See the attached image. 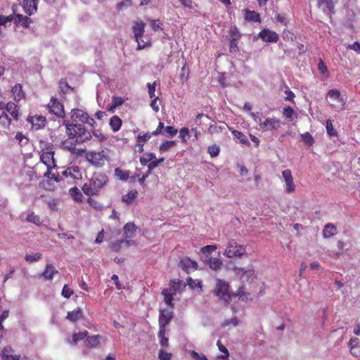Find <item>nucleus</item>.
I'll return each instance as SVG.
<instances>
[{"label": "nucleus", "mask_w": 360, "mask_h": 360, "mask_svg": "<svg viewBox=\"0 0 360 360\" xmlns=\"http://www.w3.org/2000/svg\"><path fill=\"white\" fill-rule=\"evenodd\" d=\"M66 133L69 139L64 141L63 146L72 153L82 154L85 148H76L75 143H82L88 139V134L82 124H70L66 125Z\"/></svg>", "instance_id": "nucleus-1"}, {"label": "nucleus", "mask_w": 360, "mask_h": 360, "mask_svg": "<svg viewBox=\"0 0 360 360\" xmlns=\"http://www.w3.org/2000/svg\"><path fill=\"white\" fill-rule=\"evenodd\" d=\"M20 117V108L13 102H4L0 101V131L8 133L10 131L12 119L18 121Z\"/></svg>", "instance_id": "nucleus-2"}, {"label": "nucleus", "mask_w": 360, "mask_h": 360, "mask_svg": "<svg viewBox=\"0 0 360 360\" xmlns=\"http://www.w3.org/2000/svg\"><path fill=\"white\" fill-rule=\"evenodd\" d=\"M54 152H44L40 155L41 162L46 166V171L44 174V176L47 177L48 179H54L56 182H58L61 180L60 177L55 175V174H51V170L56 167V162L54 158Z\"/></svg>", "instance_id": "nucleus-3"}, {"label": "nucleus", "mask_w": 360, "mask_h": 360, "mask_svg": "<svg viewBox=\"0 0 360 360\" xmlns=\"http://www.w3.org/2000/svg\"><path fill=\"white\" fill-rule=\"evenodd\" d=\"M214 294L219 300L229 302L231 299L229 283L223 279H217Z\"/></svg>", "instance_id": "nucleus-4"}, {"label": "nucleus", "mask_w": 360, "mask_h": 360, "mask_svg": "<svg viewBox=\"0 0 360 360\" xmlns=\"http://www.w3.org/2000/svg\"><path fill=\"white\" fill-rule=\"evenodd\" d=\"M246 252V248L236 242H230L227 245L224 255L229 258L240 257Z\"/></svg>", "instance_id": "nucleus-5"}, {"label": "nucleus", "mask_w": 360, "mask_h": 360, "mask_svg": "<svg viewBox=\"0 0 360 360\" xmlns=\"http://www.w3.org/2000/svg\"><path fill=\"white\" fill-rule=\"evenodd\" d=\"M145 23L141 20L136 22L132 27L135 39L138 43L137 49L139 50L143 49L147 46V44L141 39L145 32Z\"/></svg>", "instance_id": "nucleus-6"}, {"label": "nucleus", "mask_w": 360, "mask_h": 360, "mask_svg": "<svg viewBox=\"0 0 360 360\" xmlns=\"http://www.w3.org/2000/svg\"><path fill=\"white\" fill-rule=\"evenodd\" d=\"M232 270L236 275H240V279L243 283L246 281L251 284L257 278L255 271L252 268L245 270L244 268L234 266L232 268Z\"/></svg>", "instance_id": "nucleus-7"}, {"label": "nucleus", "mask_w": 360, "mask_h": 360, "mask_svg": "<svg viewBox=\"0 0 360 360\" xmlns=\"http://www.w3.org/2000/svg\"><path fill=\"white\" fill-rule=\"evenodd\" d=\"M107 181V176L101 173L94 172L91 177V195L96 194L98 189L102 188Z\"/></svg>", "instance_id": "nucleus-8"}, {"label": "nucleus", "mask_w": 360, "mask_h": 360, "mask_svg": "<svg viewBox=\"0 0 360 360\" xmlns=\"http://www.w3.org/2000/svg\"><path fill=\"white\" fill-rule=\"evenodd\" d=\"M173 318V312L169 309H160L159 316V326L161 333H166V327Z\"/></svg>", "instance_id": "nucleus-9"}, {"label": "nucleus", "mask_w": 360, "mask_h": 360, "mask_svg": "<svg viewBox=\"0 0 360 360\" xmlns=\"http://www.w3.org/2000/svg\"><path fill=\"white\" fill-rule=\"evenodd\" d=\"M134 245H135V242L133 240H127L124 238V239L110 242L109 248L111 252H118L119 251Z\"/></svg>", "instance_id": "nucleus-10"}, {"label": "nucleus", "mask_w": 360, "mask_h": 360, "mask_svg": "<svg viewBox=\"0 0 360 360\" xmlns=\"http://www.w3.org/2000/svg\"><path fill=\"white\" fill-rule=\"evenodd\" d=\"M49 111L58 117H64L65 111L63 104L56 98L52 97L48 104Z\"/></svg>", "instance_id": "nucleus-11"}, {"label": "nucleus", "mask_w": 360, "mask_h": 360, "mask_svg": "<svg viewBox=\"0 0 360 360\" xmlns=\"http://www.w3.org/2000/svg\"><path fill=\"white\" fill-rule=\"evenodd\" d=\"M27 121L31 124L32 128L34 130H39L45 127L46 124V118L42 115L29 116Z\"/></svg>", "instance_id": "nucleus-12"}, {"label": "nucleus", "mask_w": 360, "mask_h": 360, "mask_svg": "<svg viewBox=\"0 0 360 360\" xmlns=\"http://www.w3.org/2000/svg\"><path fill=\"white\" fill-rule=\"evenodd\" d=\"M258 36L263 41L269 43H276L279 39V36L276 32L267 28L263 29Z\"/></svg>", "instance_id": "nucleus-13"}, {"label": "nucleus", "mask_w": 360, "mask_h": 360, "mask_svg": "<svg viewBox=\"0 0 360 360\" xmlns=\"http://www.w3.org/2000/svg\"><path fill=\"white\" fill-rule=\"evenodd\" d=\"M255 290L253 286L250 285L249 288H247L246 285L243 283L241 286L238 288L236 292V296L239 299H242L243 300H252V294L255 292Z\"/></svg>", "instance_id": "nucleus-14"}, {"label": "nucleus", "mask_w": 360, "mask_h": 360, "mask_svg": "<svg viewBox=\"0 0 360 360\" xmlns=\"http://www.w3.org/2000/svg\"><path fill=\"white\" fill-rule=\"evenodd\" d=\"M282 176L285 182V191L292 193L295 191V185L293 181L292 172L290 169H285L282 172Z\"/></svg>", "instance_id": "nucleus-15"}, {"label": "nucleus", "mask_w": 360, "mask_h": 360, "mask_svg": "<svg viewBox=\"0 0 360 360\" xmlns=\"http://www.w3.org/2000/svg\"><path fill=\"white\" fill-rule=\"evenodd\" d=\"M261 129L266 130H278L281 127V121L275 117L267 118L265 121L260 122Z\"/></svg>", "instance_id": "nucleus-16"}, {"label": "nucleus", "mask_w": 360, "mask_h": 360, "mask_svg": "<svg viewBox=\"0 0 360 360\" xmlns=\"http://www.w3.org/2000/svg\"><path fill=\"white\" fill-rule=\"evenodd\" d=\"M71 119L74 122L85 123L89 120V115L79 109H73L71 111Z\"/></svg>", "instance_id": "nucleus-17"}, {"label": "nucleus", "mask_w": 360, "mask_h": 360, "mask_svg": "<svg viewBox=\"0 0 360 360\" xmlns=\"http://www.w3.org/2000/svg\"><path fill=\"white\" fill-rule=\"evenodd\" d=\"M327 96L333 101H336L342 106L345 105L344 98L341 96L340 91L338 89H333L328 91Z\"/></svg>", "instance_id": "nucleus-18"}, {"label": "nucleus", "mask_w": 360, "mask_h": 360, "mask_svg": "<svg viewBox=\"0 0 360 360\" xmlns=\"http://www.w3.org/2000/svg\"><path fill=\"white\" fill-rule=\"evenodd\" d=\"M338 233V229L333 224H327L324 226L323 229V236L325 238H329L335 236Z\"/></svg>", "instance_id": "nucleus-19"}, {"label": "nucleus", "mask_w": 360, "mask_h": 360, "mask_svg": "<svg viewBox=\"0 0 360 360\" xmlns=\"http://www.w3.org/2000/svg\"><path fill=\"white\" fill-rule=\"evenodd\" d=\"M180 264L182 269L187 273H188L191 269L196 270L198 269V263L188 257L181 259Z\"/></svg>", "instance_id": "nucleus-20"}, {"label": "nucleus", "mask_w": 360, "mask_h": 360, "mask_svg": "<svg viewBox=\"0 0 360 360\" xmlns=\"http://www.w3.org/2000/svg\"><path fill=\"white\" fill-rule=\"evenodd\" d=\"M11 93L15 101H20L25 98V93L20 84H15L11 89Z\"/></svg>", "instance_id": "nucleus-21"}, {"label": "nucleus", "mask_w": 360, "mask_h": 360, "mask_svg": "<svg viewBox=\"0 0 360 360\" xmlns=\"http://www.w3.org/2000/svg\"><path fill=\"white\" fill-rule=\"evenodd\" d=\"M137 226L134 223H127L124 226V236L127 240H131L135 235Z\"/></svg>", "instance_id": "nucleus-22"}, {"label": "nucleus", "mask_w": 360, "mask_h": 360, "mask_svg": "<svg viewBox=\"0 0 360 360\" xmlns=\"http://www.w3.org/2000/svg\"><path fill=\"white\" fill-rule=\"evenodd\" d=\"M205 263L214 271L220 269L223 265V262L220 259L213 257H210L207 259Z\"/></svg>", "instance_id": "nucleus-23"}, {"label": "nucleus", "mask_w": 360, "mask_h": 360, "mask_svg": "<svg viewBox=\"0 0 360 360\" xmlns=\"http://www.w3.org/2000/svg\"><path fill=\"white\" fill-rule=\"evenodd\" d=\"M58 271L55 269L53 264H47L43 273L41 274L45 280H51L55 274H57Z\"/></svg>", "instance_id": "nucleus-24"}, {"label": "nucleus", "mask_w": 360, "mask_h": 360, "mask_svg": "<svg viewBox=\"0 0 360 360\" xmlns=\"http://www.w3.org/2000/svg\"><path fill=\"white\" fill-rule=\"evenodd\" d=\"M245 19L249 22H260L261 18L260 15L258 12L255 11H250L249 9H245Z\"/></svg>", "instance_id": "nucleus-25"}, {"label": "nucleus", "mask_w": 360, "mask_h": 360, "mask_svg": "<svg viewBox=\"0 0 360 360\" xmlns=\"http://www.w3.org/2000/svg\"><path fill=\"white\" fill-rule=\"evenodd\" d=\"M83 313L80 308L77 307V309L68 311L66 316V319L71 322H76L78 320L81 319L82 317Z\"/></svg>", "instance_id": "nucleus-26"}, {"label": "nucleus", "mask_w": 360, "mask_h": 360, "mask_svg": "<svg viewBox=\"0 0 360 360\" xmlns=\"http://www.w3.org/2000/svg\"><path fill=\"white\" fill-rule=\"evenodd\" d=\"M37 4L38 1L22 2V8L28 15H32L37 12Z\"/></svg>", "instance_id": "nucleus-27"}, {"label": "nucleus", "mask_w": 360, "mask_h": 360, "mask_svg": "<svg viewBox=\"0 0 360 360\" xmlns=\"http://www.w3.org/2000/svg\"><path fill=\"white\" fill-rule=\"evenodd\" d=\"M13 21L15 24H21L22 27L26 28L28 27L32 22V20L29 17L22 14L15 15Z\"/></svg>", "instance_id": "nucleus-28"}, {"label": "nucleus", "mask_w": 360, "mask_h": 360, "mask_svg": "<svg viewBox=\"0 0 360 360\" xmlns=\"http://www.w3.org/2000/svg\"><path fill=\"white\" fill-rule=\"evenodd\" d=\"M13 352V349L11 346L5 347L1 353V356L4 360H20V355H12L11 353Z\"/></svg>", "instance_id": "nucleus-29"}, {"label": "nucleus", "mask_w": 360, "mask_h": 360, "mask_svg": "<svg viewBox=\"0 0 360 360\" xmlns=\"http://www.w3.org/2000/svg\"><path fill=\"white\" fill-rule=\"evenodd\" d=\"M122 121L117 115H113L110 120V126L113 131L120 130Z\"/></svg>", "instance_id": "nucleus-30"}, {"label": "nucleus", "mask_w": 360, "mask_h": 360, "mask_svg": "<svg viewBox=\"0 0 360 360\" xmlns=\"http://www.w3.org/2000/svg\"><path fill=\"white\" fill-rule=\"evenodd\" d=\"M70 177L76 181V184H78V181L83 179V172L82 169L77 166H72Z\"/></svg>", "instance_id": "nucleus-31"}, {"label": "nucleus", "mask_w": 360, "mask_h": 360, "mask_svg": "<svg viewBox=\"0 0 360 360\" xmlns=\"http://www.w3.org/2000/svg\"><path fill=\"white\" fill-rule=\"evenodd\" d=\"M69 193L75 202H83V195L77 187L71 188L69 191Z\"/></svg>", "instance_id": "nucleus-32"}, {"label": "nucleus", "mask_w": 360, "mask_h": 360, "mask_svg": "<svg viewBox=\"0 0 360 360\" xmlns=\"http://www.w3.org/2000/svg\"><path fill=\"white\" fill-rule=\"evenodd\" d=\"M103 155L100 153H92L91 152V165L96 167H101L104 164Z\"/></svg>", "instance_id": "nucleus-33"}, {"label": "nucleus", "mask_w": 360, "mask_h": 360, "mask_svg": "<svg viewBox=\"0 0 360 360\" xmlns=\"http://www.w3.org/2000/svg\"><path fill=\"white\" fill-rule=\"evenodd\" d=\"M39 148L40 149L41 154L44 152H54V146L51 143H49L44 141H40L39 143Z\"/></svg>", "instance_id": "nucleus-34"}, {"label": "nucleus", "mask_w": 360, "mask_h": 360, "mask_svg": "<svg viewBox=\"0 0 360 360\" xmlns=\"http://www.w3.org/2000/svg\"><path fill=\"white\" fill-rule=\"evenodd\" d=\"M137 195L138 191L135 189L132 190L122 196V201L127 204H131L136 198Z\"/></svg>", "instance_id": "nucleus-35"}, {"label": "nucleus", "mask_w": 360, "mask_h": 360, "mask_svg": "<svg viewBox=\"0 0 360 360\" xmlns=\"http://www.w3.org/2000/svg\"><path fill=\"white\" fill-rule=\"evenodd\" d=\"M217 345L218 347L219 350L223 353V354L217 356L219 359H226L229 356V352L227 348L221 342V341L218 340L217 342Z\"/></svg>", "instance_id": "nucleus-36"}, {"label": "nucleus", "mask_w": 360, "mask_h": 360, "mask_svg": "<svg viewBox=\"0 0 360 360\" xmlns=\"http://www.w3.org/2000/svg\"><path fill=\"white\" fill-rule=\"evenodd\" d=\"M232 134L234 139H238L243 144H249V141L248 140L247 136L243 134L241 131L238 130H233Z\"/></svg>", "instance_id": "nucleus-37"}, {"label": "nucleus", "mask_w": 360, "mask_h": 360, "mask_svg": "<svg viewBox=\"0 0 360 360\" xmlns=\"http://www.w3.org/2000/svg\"><path fill=\"white\" fill-rule=\"evenodd\" d=\"M87 335H88V331H86V330L84 332H79L77 333H74L72 335V341L74 342L75 344H76L79 341H80L86 338V341L90 342L89 338L87 337Z\"/></svg>", "instance_id": "nucleus-38"}, {"label": "nucleus", "mask_w": 360, "mask_h": 360, "mask_svg": "<svg viewBox=\"0 0 360 360\" xmlns=\"http://www.w3.org/2000/svg\"><path fill=\"white\" fill-rule=\"evenodd\" d=\"M326 128L327 133L330 136H338V131L333 127V120H331L330 119L326 120Z\"/></svg>", "instance_id": "nucleus-39"}, {"label": "nucleus", "mask_w": 360, "mask_h": 360, "mask_svg": "<svg viewBox=\"0 0 360 360\" xmlns=\"http://www.w3.org/2000/svg\"><path fill=\"white\" fill-rule=\"evenodd\" d=\"M162 294L164 296V301L165 303L173 307V295L169 292V290L167 288H165L162 290Z\"/></svg>", "instance_id": "nucleus-40"}, {"label": "nucleus", "mask_w": 360, "mask_h": 360, "mask_svg": "<svg viewBox=\"0 0 360 360\" xmlns=\"http://www.w3.org/2000/svg\"><path fill=\"white\" fill-rule=\"evenodd\" d=\"M59 87L64 94H68L73 91V89L68 84L66 79H61L60 80Z\"/></svg>", "instance_id": "nucleus-41"}, {"label": "nucleus", "mask_w": 360, "mask_h": 360, "mask_svg": "<svg viewBox=\"0 0 360 360\" xmlns=\"http://www.w3.org/2000/svg\"><path fill=\"white\" fill-rule=\"evenodd\" d=\"M42 258V255L40 252L32 253L26 255L25 257V260L29 263H33L40 260Z\"/></svg>", "instance_id": "nucleus-42"}, {"label": "nucleus", "mask_w": 360, "mask_h": 360, "mask_svg": "<svg viewBox=\"0 0 360 360\" xmlns=\"http://www.w3.org/2000/svg\"><path fill=\"white\" fill-rule=\"evenodd\" d=\"M26 221L28 222L33 223L36 225L41 224V218L39 215L36 214L34 212H32L26 217Z\"/></svg>", "instance_id": "nucleus-43"}, {"label": "nucleus", "mask_w": 360, "mask_h": 360, "mask_svg": "<svg viewBox=\"0 0 360 360\" xmlns=\"http://www.w3.org/2000/svg\"><path fill=\"white\" fill-rule=\"evenodd\" d=\"M176 145V143L174 141H166L160 146L159 149L160 152H167Z\"/></svg>", "instance_id": "nucleus-44"}, {"label": "nucleus", "mask_w": 360, "mask_h": 360, "mask_svg": "<svg viewBox=\"0 0 360 360\" xmlns=\"http://www.w3.org/2000/svg\"><path fill=\"white\" fill-rule=\"evenodd\" d=\"M156 159V155L153 153H150L146 154L145 157L140 158V162L142 165H146L148 163L149 164L151 161Z\"/></svg>", "instance_id": "nucleus-45"}, {"label": "nucleus", "mask_w": 360, "mask_h": 360, "mask_svg": "<svg viewBox=\"0 0 360 360\" xmlns=\"http://www.w3.org/2000/svg\"><path fill=\"white\" fill-rule=\"evenodd\" d=\"M105 342V340L100 335H91V348L100 346Z\"/></svg>", "instance_id": "nucleus-46"}, {"label": "nucleus", "mask_w": 360, "mask_h": 360, "mask_svg": "<svg viewBox=\"0 0 360 360\" xmlns=\"http://www.w3.org/2000/svg\"><path fill=\"white\" fill-rule=\"evenodd\" d=\"M115 175L121 180H127L129 176V172L124 171L122 169L117 167L115 169Z\"/></svg>", "instance_id": "nucleus-47"}, {"label": "nucleus", "mask_w": 360, "mask_h": 360, "mask_svg": "<svg viewBox=\"0 0 360 360\" xmlns=\"http://www.w3.org/2000/svg\"><path fill=\"white\" fill-rule=\"evenodd\" d=\"M301 138L302 140L309 146H311L314 143V138L309 132L302 134Z\"/></svg>", "instance_id": "nucleus-48"}, {"label": "nucleus", "mask_w": 360, "mask_h": 360, "mask_svg": "<svg viewBox=\"0 0 360 360\" xmlns=\"http://www.w3.org/2000/svg\"><path fill=\"white\" fill-rule=\"evenodd\" d=\"M207 151L212 158H214L219 155L220 148L218 145L213 144L208 147Z\"/></svg>", "instance_id": "nucleus-49"}, {"label": "nucleus", "mask_w": 360, "mask_h": 360, "mask_svg": "<svg viewBox=\"0 0 360 360\" xmlns=\"http://www.w3.org/2000/svg\"><path fill=\"white\" fill-rule=\"evenodd\" d=\"M150 27H151L152 30L154 32H156V31H158L159 30H163L162 24L160 22L159 19H158V20H150Z\"/></svg>", "instance_id": "nucleus-50"}, {"label": "nucleus", "mask_w": 360, "mask_h": 360, "mask_svg": "<svg viewBox=\"0 0 360 360\" xmlns=\"http://www.w3.org/2000/svg\"><path fill=\"white\" fill-rule=\"evenodd\" d=\"M187 282L188 285L192 288L195 289L196 288H198L200 289H202V284L200 281L198 280H193L191 278H187Z\"/></svg>", "instance_id": "nucleus-51"}, {"label": "nucleus", "mask_w": 360, "mask_h": 360, "mask_svg": "<svg viewBox=\"0 0 360 360\" xmlns=\"http://www.w3.org/2000/svg\"><path fill=\"white\" fill-rule=\"evenodd\" d=\"M179 136L182 141L186 142L187 139L190 137L189 129L187 127L181 128L179 131Z\"/></svg>", "instance_id": "nucleus-52"}, {"label": "nucleus", "mask_w": 360, "mask_h": 360, "mask_svg": "<svg viewBox=\"0 0 360 360\" xmlns=\"http://www.w3.org/2000/svg\"><path fill=\"white\" fill-rule=\"evenodd\" d=\"M14 20V15H10L8 16L1 15H0V26H5L8 22H11Z\"/></svg>", "instance_id": "nucleus-53"}, {"label": "nucleus", "mask_w": 360, "mask_h": 360, "mask_svg": "<svg viewBox=\"0 0 360 360\" xmlns=\"http://www.w3.org/2000/svg\"><path fill=\"white\" fill-rule=\"evenodd\" d=\"M217 250V246L213 245H208L206 246H204L201 248V252L205 255H208L211 254L212 252L215 251Z\"/></svg>", "instance_id": "nucleus-54"}, {"label": "nucleus", "mask_w": 360, "mask_h": 360, "mask_svg": "<svg viewBox=\"0 0 360 360\" xmlns=\"http://www.w3.org/2000/svg\"><path fill=\"white\" fill-rule=\"evenodd\" d=\"M172 356V353L167 352L162 349L159 351L158 357L160 360H171Z\"/></svg>", "instance_id": "nucleus-55"}, {"label": "nucleus", "mask_w": 360, "mask_h": 360, "mask_svg": "<svg viewBox=\"0 0 360 360\" xmlns=\"http://www.w3.org/2000/svg\"><path fill=\"white\" fill-rule=\"evenodd\" d=\"M73 294V290H71L68 285L67 284L64 285L63 289H62V292H61V295L65 297V298H70V296Z\"/></svg>", "instance_id": "nucleus-56"}, {"label": "nucleus", "mask_w": 360, "mask_h": 360, "mask_svg": "<svg viewBox=\"0 0 360 360\" xmlns=\"http://www.w3.org/2000/svg\"><path fill=\"white\" fill-rule=\"evenodd\" d=\"M283 114L285 117L291 119L294 115V110L290 106H286L283 108Z\"/></svg>", "instance_id": "nucleus-57"}, {"label": "nucleus", "mask_w": 360, "mask_h": 360, "mask_svg": "<svg viewBox=\"0 0 360 360\" xmlns=\"http://www.w3.org/2000/svg\"><path fill=\"white\" fill-rule=\"evenodd\" d=\"M158 337L160 338V343L162 347H167L169 345V340L165 337V333H161V330H159Z\"/></svg>", "instance_id": "nucleus-58"}, {"label": "nucleus", "mask_w": 360, "mask_h": 360, "mask_svg": "<svg viewBox=\"0 0 360 360\" xmlns=\"http://www.w3.org/2000/svg\"><path fill=\"white\" fill-rule=\"evenodd\" d=\"M147 86L148 89V95L150 98H155V87H156V82H154L153 84L148 83Z\"/></svg>", "instance_id": "nucleus-59"}, {"label": "nucleus", "mask_w": 360, "mask_h": 360, "mask_svg": "<svg viewBox=\"0 0 360 360\" xmlns=\"http://www.w3.org/2000/svg\"><path fill=\"white\" fill-rule=\"evenodd\" d=\"M165 160V158H161L160 159H155L153 160V161H151L149 164H148V167H149V169H155V167H157L160 164H161L162 162H163Z\"/></svg>", "instance_id": "nucleus-60"}, {"label": "nucleus", "mask_w": 360, "mask_h": 360, "mask_svg": "<svg viewBox=\"0 0 360 360\" xmlns=\"http://www.w3.org/2000/svg\"><path fill=\"white\" fill-rule=\"evenodd\" d=\"M230 35L231 39L238 40L240 38V34L236 27H232L230 30Z\"/></svg>", "instance_id": "nucleus-61"}, {"label": "nucleus", "mask_w": 360, "mask_h": 360, "mask_svg": "<svg viewBox=\"0 0 360 360\" xmlns=\"http://www.w3.org/2000/svg\"><path fill=\"white\" fill-rule=\"evenodd\" d=\"M124 101L122 97L114 96L112 98V105L113 107H118L124 103Z\"/></svg>", "instance_id": "nucleus-62"}, {"label": "nucleus", "mask_w": 360, "mask_h": 360, "mask_svg": "<svg viewBox=\"0 0 360 360\" xmlns=\"http://www.w3.org/2000/svg\"><path fill=\"white\" fill-rule=\"evenodd\" d=\"M229 49L231 52H236L238 51V40H236V39H231Z\"/></svg>", "instance_id": "nucleus-63"}, {"label": "nucleus", "mask_w": 360, "mask_h": 360, "mask_svg": "<svg viewBox=\"0 0 360 360\" xmlns=\"http://www.w3.org/2000/svg\"><path fill=\"white\" fill-rule=\"evenodd\" d=\"M191 355L195 360H207L205 355L200 354L195 351H192Z\"/></svg>", "instance_id": "nucleus-64"}]
</instances>
